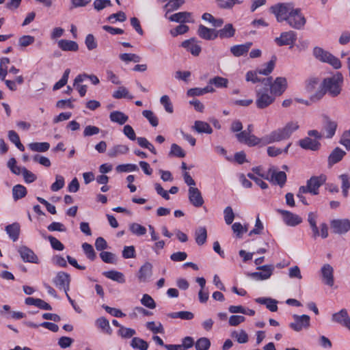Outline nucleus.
I'll list each match as a JSON object with an SVG mask.
<instances>
[{
    "label": "nucleus",
    "instance_id": "nucleus-61",
    "mask_svg": "<svg viewBox=\"0 0 350 350\" xmlns=\"http://www.w3.org/2000/svg\"><path fill=\"white\" fill-rule=\"evenodd\" d=\"M189 28L187 25L180 24L176 26V28L171 29L170 32L173 37H176L178 35H182L187 33L189 31Z\"/></svg>",
    "mask_w": 350,
    "mask_h": 350
},
{
    "label": "nucleus",
    "instance_id": "nucleus-43",
    "mask_svg": "<svg viewBox=\"0 0 350 350\" xmlns=\"http://www.w3.org/2000/svg\"><path fill=\"white\" fill-rule=\"evenodd\" d=\"M112 96L116 99L122 98L133 99V96L129 94L128 90L124 86L119 87L116 91L113 92Z\"/></svg>",
    "mask_w": 350,
    "mask_h": 350
},
{
    "label": "nucleus",
    "instance_id": "nucleus-7",
    "mask_svg": "<svg viewBox=\"0 0 350 350\" xmlns=\"http://www.w3.org/2000/svg\"><path fill=\"white\" fill-rule=\"evenodd\" d=\"M293 318L294 321L289 324V327L295 332L308 329L310 325V317L307 314H293Z\"/></svg>",
    "mask_w": 350,
    "mask_h": 350
},
{
    "label": "nucleus",
    "instance_id": "nucleus-3",
    "mask_svg": "<svg viewBox=\"0 0 350 350\" xmlns=\"http://www.w3.org/2000/svg\"><path fill=\"white\" fill-rule=\"evenodd\" d=\"M299 129V124L296 122H288L284 127L272 131L268 135L264 136L266 145L274 142H281L288 139L293 132Z\"/></svg>",
    "mask_w": 350,
    "mask_h": 350
},
{
    "label": "nucleus",
    "instance_id": "nucleus-33",
    "mask_svg": "<svg viewBox=\"0 0 350 350\" xmlns=\"http://www.w3.org/2000/svg\"><path fill=\"white\" fill-rule=\"evenodd\" d=\"M129 150V148L126 145H116L111 148L107 154L109 157L113 158L116 157L119 154H126Z\"/></svg>",
    "mask_w": 350,
    "mask_h": 350
},
{
    "label": "nucleus",
    "instance_id": "nucleus-9",
    "mask_svg": "<svg viewBox=\"0 0 350 350\" xmlns=\"http://www.w3.org/2000/svg\"><path fill=\"white\" fill-rule=\"evenodd\" d=\"M260 271L250 273V276L256 280L269 279L273 273L274 267L272 265H266L257 267Z\"/></svg>",
    "mask_w": 350,
    "mask_h": 350
},
{
    "label": "nucleus",
    "instance_id": "nucleus-46",
    "mask_svg": "<svg viewBox=\"0 0 350 350\" xmlns=\"http://www.w3.org/2000/svg\"><path fill=\"white\" fill-rule=\"evenodd\" d=\"M264 136L261 138L256 137L254 135L250 134L245 142V144L248 146H255L257 145L265 146Z\"/></svg>",
    "mask_w": 350,
    "mask_h": 350
},
{
    "label": "nucleus",
    "instance_id": "nucleus-2",
    "mask_svg": "<svg viewBox=\"0 0 350 350\" xmlns=\"http://www.w3.org/2000/svg\"><path fill=\"white\" fill-rule=\"evenodd\" d=\"M343 83V76L341 72H337L332 77H326L321 84V90L317 91L311 96L313 100H320L326 93L332 97L340 94Z\"/></svg>",
    "mask_w": 350,
    "mask_h": 350
},
{
    "label": "nucleus",
    "instance_id": "nucleus-53",
    "mask_svg": "<svg viewBox=\"0 0 350 350\" xmlns=\"http://www.w3.org/2000/svg\"><path fill=\"white\" fill-rule=\"evenodd\" d=\"M146 326L148 329L154 334L164 333V329L161 323L156 324L154 321H150L146 323Z\"/></svg>",
    "mask_w": 350,
    "mask_h": 350
},
{
    "label": "nucleus",
    "instance_id": "nucleus-14",
    "mask_svg": "<svg viewBox=\"0 0 350 350\" xmlns=\"http://www.w3.org/2000/svg\"><path fill=\"white\" fill-rule=\"evenodd\" d=\"M21 258L24 262L38 264L39 259L32 250L27 246H21L18 249Z\"/></svg>",
    "mask_w": 350,
    "mask_h": 350
},
{
    "label": "nucleus",
    "instance_id": "nucleus-24",
    "mask_svg": "<svg viewBox=\"0 0 350 350\" xmlns=\"http://www.w3.org/2000/svg\"><path fill=\"white\" fill-rule=\"evenodd\" d=\"M57 44L64 51H77L79 49L78 44L72 40L62 39L58 41Z\"/></svg>",
    "mask_w": 350,
    "mask_h": 350
},
{
    "label": "nucleus",
    "instance_id": "nucleus-38",
    "mask_svg": "<svg viewBox=\"0 0 350 350\" xmlns=\"http://www.w3.org/2000/svg\"><path fill=\"white\" fill-rule=\"evenodd\" d=\"M214 85L217 88H226L228 85V80L226 78L217 76L211 79L208 81V85L213 86Z\"/></svg>",
    "mask_w": 350,
    "mask_h": 350
},
{
    "label": "nucleus",
    "instance_id": "nucleus-27",
    "mask_svg": "<svg viewBox=\"0 0 350 350\" xmlns=\"http://www.w3.org/2000/svg\"><path fill=\"white\" fill-rule=\"evenodd\" d=\"M271 181L282 187L286 181V174L282 171L273 170L271 176Z\"/></svg>",
    "mask_w": 350,
    "mask_h": 350
},
{
    "label": "nucleus",
    "instance_id": "nucleus-49",
    "mask_svg": "<svg viewBox=\"0 0 350 350\" xmlns=\"http://www.w3.org/2000/svg\"><path fill=\"white\" fill-rule=\"evenodd\" d=\"M137 144L142 148H147L149 150L152 154H157V150L154 148V146L148 142V140L142 137H137Z\"/></svg>",
    "mask_w": 350,
    "mask_h": 350
},
{
    "label": "nucleus",
    "instance_id": "nucleus-16",
    "mask_svg": "<svg viewBox=\"0 0 350 350\" xmlns=\"http://www.w3.org/2000/svg\"><path fill=\"white\" fill-rule=\"evenodd\" d=\"M188 192L189 202L193 206L200 207L203 205L204 201L200 191L198 188L190 187Z\"/></svg>",
    "mask_w": 350,
    "mask_h": 350
},
{
    "label": "nucleus",
    "instance_id": "nucleus-20",
    "mask_svg": "<svg viewBox=\"0 0 350 350\" xmlns=\"http://www.w3.org/2000/svg\"><path fill=\"white\" fill-rule=\"evenodd\" d=\"M169 20L172 22L185 23H193L194 21L192 18V14L189 12H180L172 14L169 17Z\"/></svg>",
    "mask_w": 350,
    "mask_h": 350
},
{
    "label": "nucleus",
    "instance_id": "nucleus-59",
    "mask_svg": "<svg viewBox=\"0 0 350 350\" xmlns=\"http://www.w3.org/2000/svg\"><path fill=\"white\" fill-rule=\"evenodd\" d=\"M118 172H128L138 170V167L135 164H121L118 165L116 168Z\"/></svg>",
    "mask_w": 350,
    "mask_h": 350
},
{
    "label": "nucleus",
    "instance_id": "nucleus-54",
    "mask_svg": "<svg viewBox=\"0 0 350 350\" xmlns=\"http://www.w3.org/2000/svg\"><path fill=\"white\" fill-rule=\"evenodd\" d=\"M120 59L124 62H133L135 63L139 62L141 57L134 53H122L119 56Z\"/></svg>",
    "mask_w": 350,
    "mask_h": 350
},
{
    "label": "nucleus",
    "instance_id": "nucleus-35",
    "mask_svg": "<svg viewBox=\"0 0 350 350\" xmlns=\"http://www.w3.org/2000/svg\"><path fill=\"white\" fill-rule=\"evenodd\" d=\"M219 8L224 10H232L235 5H241L243 0H216Z\"/></svg>",
    "mask_w": 350,
    "mask_h": 350
},
{
    "label": "nucleus",
    "instance_id": "nucleus-11",
    "mask_svg": "<svg viewBox=\"0 0 350 350\" xmlns=\"http://www.w3.org/2000/svg\"><path fill=\"white\" fill-rule=\"evenodd\" d=\"M297 40V33L293 31L282 32L280 37L275 38L274 41L279 46L284 45H293Z\"/></svg>",
    "mask_w": 350,
    "mask_h": 350
},
{
    "label": "nucleus",
    "instance_id": "nucleus-52",
    "mask_svg": "<svg viewBox=\"0 0 350 350\" xmlns=\"http://www.w3.org/2000/svg\"><path fill=\"white\" fill-rule=\"evenodd\" d=\"M184 3V0H170L165 8L167 9V12H171L178 10Z\"/></svg>",
    "mask_w": 350,
    "mask_h": 350
},
{
    "label": "nucleus",
    "instance_id": "nucleus-17",
    "mask_svg": "<svg viewBox=\"0 0 350 350\" xmlns=\"http://www.w3.org/2000/svg\"><path fill=\"white\" fill-rule=\"evenodd\" d=\"M197 33L200 38L206 40H213L217 38L215 29L208 28L203 25H199Z\"/></svg>",
    "mask_w": 350,
    "mask_h": 350
},
{
    "label": "nucleus",
    "instance_id": "nucleus-50",
    "mask_svg": "<svg viewBox=\"0 0 350 350\" xmlns=\"http://www.w3.org/2000/svg\"><path fill=\"white\" fill-rule=\"evenodd\" d=\"M211 347V341L208 338H200L195 343L196 350H208Z\"/></svg>",
    "mask_w": 350,
    "mask_h": 350
},
{
    "label": "nucleus",
    "instance_id": "nucleus-58",
    "mask_svg": "<svg viewBox=\"0 0 350 350\" xmlns=\"http://www.w3.org/2000/svg\"><path fill=\"white\" fill-rule=\"evenodd\" d=\"M69 74H70V69L68 68L64 71L61 79L59 80L53 85V90H57L62 88V87H64L68 82Z\"/></svg>",
    "mask_w": 350,
    "mask_h": 350
},
{
    "label": "nucleus",
    "instance_id": "nucleus-41",
    "mask_svg": "<svg viewBox=\"0 0 350 350\" xmlns=\"http://www.w3.org/2000/svg\"><path fill=\"white\" fill-rule=\"evenodd\" d=\"M29 148L34 152H44L49 149L50 144L48 142H33L29 144Z\"/></svg>",
    "mask_w": 350,
    "mask_h": 350
},
{
    "label": "nucleus",
    "instance_id": "nucleus-21",
    "mask_svg": "<svg viewBox=\"0 0 350 350\" xmlns=\"http://www.w3.org/2000/svg\"><path fill=\"white\" fill-rule=\"evenodd\" d=\"M298 144L303 149L310 150L312 151H317L321 147V144L319 141L316 139H312L309 137H306L304 139H300L298 142Z\"/></svg>",
    "mask_w": 350,
    "mask_h": 350
},
{
    "label": "nucleus",
    "instance_id": "nucleus-18",
    "mask_svg": "<svg viewBox=\"0 0 350 350\" xmlns=\"http://www.w3.org/2000/svg\"><path fill=\"white\" fill-rule=\"evenodd\" d=\"M181 46L194 56H198L202 50L197 40L194 38L183 41Z\"/></svg>",
    "mask_w": 350,
    "mask_h": 350
},
{
    "label": "nucleus",
    "instance_id": "nucleus-51",
    "mask_svg": "<svg viewBox=\"0 0 350 350\" xmlns=\"http://www.w3.org/2000/svg\"><path fill=\"white\" fill-rule=\"evenodd\" d=\"M142 115L148 120L152 126H157L159 124L158 118L155 116L153 111L150 110H144Z\"/></svg>",
    "mask_w": 350,
    "mask_h": 350
},
{
    "label": "nucleus",
    "instance_id": "nucleus-30",
    "mask_svg": "<svg viewBox=\"0 0 350 350\" xmlns=\"http://www.w3.org/2000/svg\"><path fill=\"white\" fill-rule=\"evenodd\" d=\"M346 152L340 148H336L328 157V162L332 165L342 160Z\"/></svg>",
    "mask_w": 350,
    "mask_h": 350
},
{
    "label": "nucleus",
    "instance_id": "nucleus-56",
    "mask_svg": "<svg viewBox=\"0 0 350 350\" xmlns=\"http://www.w3.org/2000/svg\"><path fill=\"white\" fill-rule=\"evenodd\" d=\"M100 257L105 263L116 264V256L109 252L103 251L100 253Z\"/></svg>",
    "mask_w": 350,
    "mask_h": 350
},
{
    "label": "nucleus",
    "instance_id": "nucleus-26",
    "mask_svg": "<svg viewBox=\"0 0 350 350\" xmlns=\"http://www.w3.org/2000/svg\"><path fill=\"white\" fill-rule=\"evenodd\" d=\"M103 275H105L107 278L117 282L120 284H123L126 282L124 275L122 272L116 270L105 271L103 273Z\"/></svg>",
    "mask_w": 350,
    "mask_h": 350
},
{
    "label": "nucleus",
    "instance_id": "nucleus-44",
    "mask_svg": "<svg viewBox=\"0 0 350 350\" xmlns=\"http://www.w3.org/2000/svg\"><path fill=\"white\" fill-rule=\"evenodd\" d=\"M168 317L172 319L180 318L185 320H191L194 317V314L189 311H180L176 312L169 313Z\"/></svg>",
    "mask_w": 350,
    "mask_h": 350
},
{
    "label": "nucleus",
    "instance_id": "nucleus-19",
    "mask_svg": "<svg viewBox=\"0 0 350 350\" xmlns=\"http://www.w3.org/2000/svg\"><path fill=\"white\" fill-rule=\"evenodd\" d=\"M152 265L147 262L144 263L139 269L137 278L140 282H146L152 276Z\"/></svg>",
    "mask_w": 350,
    "mask_h": 350
},
{
    "label": "nucleus",
    "instance_id": "nucleus-36",
    "mask_svg": "<svg viewBox=\"0 0 350 350\" xmlns=\"http://www.w3.org/2000/svg\"><path fill=\"white\" fill-rule=\"evenodd\" d=\"M207 238V232L205 227H200L195 231V239L198 245H203Z\"/></svg>",
    "mask_w": 350,
    "mask_h": 350
},
{
    "label": "nucleus",
    "instance_id": "nucleus-64",
    "mask_svg": "<svg viewBox=\"0 0 350 350\" xmlns=\"http://www.w3.org/2000/svg\"><path fill=\"white\" fill-rule=\"evenodd\" d=\"M340 143L347 150H350V129L343 133Z\"/></svg>",
    "mask_w": 350,
    "mask_h": 350
},
{
    "label": "nucleus",
    "instance_id": "nucleus-60",
    "mask_svg": "<svg viewBox=\"0 0 350 350\" xmlns=\"http://www.w3.org/2000/svg\"><path fill=\"white\" fill-rule=\"evenodd\" d=\"M141 303L144 306L150 308L154 309L156 308V303L154 300L148 294H144L141 299Z\"/></svg>",
    "mask_w": 350,
    "mask_h": 350
},
{
    "label": "nucleus",
    "instance_id": "nucleus-6",
    "mask_svg": "<svg viewBox=\"0 0 350 350\" xmlns=\"http://www.w3.org/2000/svg\"><path fill=\"white\" fill-rule=\"evenodd\" d=\"M325 178L323 176H312L308 181L306 186H301L302 192H308L312 195L319 193V188L325 183Z\"/></svg>",
    "mask_w": 350,
    "mask_h": 350
},
{
    "label": "nucleus",
    "instance_id": "nucleus-8",
    "mask_svg": "<svg viewBox=\"0 0 350 350\" xmlns=\"http://www.w3.org/2000/svg\"><path fill=\"white\" fill-rule=\"evenodd\" d=\"M330 226L334 233L342 234L350 230L349 219H335L330 221Z\"/></svg>",
    "mask_w": 350,
    "mask_h": 350
},
{
    "label": "nucleus",
    "instance_id": "nucleus-25",
    "mask_svg": "<svg viewBox=\"0 0 350 350\" xmlns=\"http://www.w3.org/2000/svg\"><path fill=\"white\" fill-rule=\"evenodd\" d=\"M252 45V42H246L243 44L234 45L230 48V51L234 56L240 57L247 53Z\"/></svg>",
    "mask_w": 350,
    "mask_h": 350
},
{
    "label": "nucleus",
    "instance_id": "nucleus-5",
    "mask_svg": "<svg viewBox=\"0 0 350 350\" xmlns=\"http://www.w3.org/2000/svg\"><path fill=\"white\" fill-rule=\"evenodd\" d=\"M262 84L269 88V90L275 96H281L287 88V80L285 77H276L272 81V77L263 78Z\"/></svg>",
    "mask_w": 350,
    "mask_h": 350
},
{
    "label": "nucleus",
    "instance_id": "nucleus-55",
    "mask_svg": "<svg viewBox=\"0 0 350 350\" xmlns=\"http://www.w3.org/2000/svg\"><path fill=\"white\" fill-rule=\"evenodd\" d=\"M136 332L134 329L125 327H120L118 331V334L123 338H130L135 335Z\"/></svg>",
    "mask_w": 350,
    "mask_h": 350
},
{
    "label": "nucleus",
    "instance_id": "nucleus-29",
    "mask_svg": "<svg viewBox=\"0 0 350 350\" xmlns=\"http://www.w3.org/2000/svg\"><path fill=\"white\" fill-rule=\"evenodd\" d=\"M5 231L8 234L9 237L13 241H16L18 240L20 234V225L18 223H13L9 224L5 227Z\"/></svg>",
    "mask_w": 350,
    "mask_h": 350
},
{
    "label": "nucleus",
    "instance_id": "nucleus-12",
    "mask_svg": "<svg viewBox=\"0 0 350 350\" xmlns=\"http://www.w3.org/2000/svg\"><path fill=\"white\" fill-rule=\"evenodd\" d=\"M70 281V275L64 271L58 272L53 280L55 285L59 289L64 290L65 293L69 290Z\"/></svg>",
    "mask_w": 350,
    "mask_h": 350
},
{
    "label": "nucleus",
    "instance_id": "nucleus-63",
    "mask_svg": "<svg viewBox=\"0 0 350 350\" xmlns=\"http://www.w3.org/2000/svg\"><path fill=\"white\" fill-rule=\"evenodd\" d=\"M85 44L88 49L90 51L95 49L98 46L94 35L91 33L87 35L85 40Z\"/></svg>",
    "mask_w": 350,
    "mask_h": 350
},
{
    "label": "nucleus",
    "instance_id": "nucleus-40",
    "mask_svg": "<svg viewBox=\"0 0 350 350\" xmlns=\"http://www.w3.org/2000/svg\"><path fill=\"white\" fill-rule=\"evenodd\" d=\"M96 324L98 326V328H100L102 332L107 334H111L112 329L110 327L109 321L105 318V317H100L98 318L96 321Z\"/></svg>",
    "mask_w": 350,
    "mask_h": 350
},
{
    "label": "nucleus",
    "instance_id": "nucleus-48",
    "mask_svg": "<svg viewBox=\"0 0 350 350\" xmlns=\"http://www.w3.org/2000/svg\"><path fill=\"white\" fill-rule=\"evenodd\" d=\"M275 59H276V57L275 56H273L272 57V59H271L269 62H268L267 64H265V68L258 69V72L260 75H269L270 73H271V72L274 69L275 64Z\"/></svg>",
    "mask_w": 350,
    "mask_h": 350
},
{
    "label": "nucleus",
    "instance_id": "nucleus-22",
    "mask_svg": "<svg viewBox=\"0 0 350 350\" xmlns=\"http://www.w3.org/2000/svg\"><path fill=\"white\" fill-rule=\"evenodd\" d=\"M324 126L323 129L326 132L325 137L327 138H332L336 133L338 124L335 121L332 120L328 116H323Z\"/></svg>",
    "mask_w": 350,
    "mask_h": 350
},
{
    "label": "nucleus",
    "instance_id": "nucleus-45",
    "mask_svg": "<svg viewBox=\"0 0 350 350\" xmlns=\"http://www.w3.org/2000/svg\"><path fill=\"white\" fill-rule=\"evenodd\" d=\"M81 247L86 257L92 261L94 260L96 255L92 245L88 243H83Z\"/></svg>",
    "mask_w": 350,
    "mask_h": 350
},
{
    "label": "nucleus",
    "instance_id": "nucleus-15",
    "mask_svg": "<svg viewBox=\"0 0 350 350\" xmlns=\"http://www.w3.org/2000/svg\"><path fill=\"white\" fill-rule=\"evenodd\" d=\"M278 212L282 215L283 221L287 226H295L302 222L301 217L288 211L279 209Z\"/></svg>",
    "mask_w": 350,
    "mask_h": 350
},
{
    "label": "nucleus",
    "instance_id": "nucleus-4",
    "mask_svg": "<svg viewBox=\"0 0 350 350\" xmlns=\"http://www.w3.org/2000/svg\"><path fill=\"white\" fill-rule=\"evenodd\" d=\"M255 92L256 96L255 103L258 109H265L275 100L276 97L262 84L257 85Z\"/></svg>",
    "mask_w": 350,
    "mask_h": 350
},
{
    "label": "nucleus",
    "instance_id": "nucleus-34",
    "mask_svg": "<svg viewBox=\"0 0 350 350\" xmlns=\"http://www.w3.org/2000/svg\"><path fill=\"white\" fill-rule=\"evenodd\" d=\"M193 128L199 133L211 134L213 133V129L210 125L207 122L203 121L196 120Z\"/></svg>",
    "mask_w": 350,
    "mask_h": 350
},
{
    "label": "nucleus",
    "instance_id": "nucleus-62",
    "mask_svg": "<svg viewBox=\"0 0 350 350\" xmlns=\"http://www.w3.org/2000/svg\"><path fill=\"white\" fill-rule=\"evenodd\" d=\"M160 102L167 113H173V106L170 101V97L167 95L162 96L160 98Z\"/></svg>",
    "mask_w": 350,
    "mask_h": 350
},
{
    "label": "nucleus",
    "instance_id": "nucleus-32",
    "mask_svg": "<svg viewBox=\"0 0 350 350\" xmlns=\"http://www.w3.org/2000/svg\"><path fill=\"white\" fill-rule=\"evenodd\" d=\"M109 118L111 122L122 125L128 121L129 117L123 112L114 111L110 113Z\"/></svg>",
    "mask_w": 350,
    "mask_h": 350
},
{
    "label": "nucleus",
    "instance_id": "nucleus-42",
    "mask_svg": "<svg viewBox=\"0 0 350 350\" xmlns=\"http://www.w3.org/2000/svg\"><path fill=\"white\" fill-rule=\"evenodd\" d=\"M131 346L133 349L147 350L148 348V343L140 338L134 337L131 342Z\"/></svg>",
    "mask_w": 350,
    "mask_h": 350
},
{
    "label": "nucleus",
    "instance_id": "nucleus-47",
    "mask_svg": "<svg viewBox=\"0 0 350 350\" xmlns=\"http://www.w3.org/2000/svg\"><path fill=\"white\" fill-rule=\"evenodd\" d=\"M130 231L135 235L142 236L144 235L147 230L146 228L137 223H132L129 226Z\"/></svg>",
    "mask_w": 350,
    "mask_h": 350
},
{
    "label": "nucleus",
    "instance_id": "nucleus-57",
    "mask_svg": "<svg viewBox=\"0 0 350 350\" xmlns=\"http://www.w3.org/2000/svg\"><path fill=\"white\" fill-rule=\"evenodd\" d=\"M170 155L183 158L185 157V152L176 144H172L170 148Z\"/></svg>",
    "mask_w": 350,
    "mask_h": 350
},
{
    "label": "nucleus",
    "instance_id": "nucleus-28",
    "mask_svg": "<svg viewBox=\"0 0 350 350\" xmlns=\"http://www.w3.org/2000/svg\"><path fill=\"white\" fill-rule=\"evenodd\" d=\"M215 92V89L211 85H206L204 88H194L189 89L187 94L188 96H198L207 93H212Z\"/></svg>",
    "mask_w": 350,
    "mask_h": 350
},
{
    "label": "nucleus",
    "instance_id": "nucleus-31",
    "mask_svg": "<svg viewBox=\"0 0 350 350\" xmlns=\"http://www.w3.org/2000/svg\"><path fill=\"white\" fill-rule=\"evenodd\" d=\"M317 216L315 213L310 212L308 213V221L310 224V226L312 229V238L317 239L318 237L320 236V232L319 228L317 226Z\"/></svg>",
    "mask_w": 350,
    "mask_h": 350
},
{
    "label": "nucleus",
    "instance_id": "nucleus-10",
    "mask_svg": "<svg viewBox=\"0 0 350 350\" xmlns=\"http://www.w3.org/2000/svg\"><path fill=\"white\" fill-rule=\"evenodd\" d=\"M332 321L350 331V317L347 309L342 308L339 312L334 313L332 315Z\"/></svg>",
    "mask_w": 350,
    "mask_h": 350
},
{
    "label": "nucleus",
    "instance_id": "nucleus-23",
    "mask_svg": "<svg viewBox=\"0 0 350 350\" xmlns=\"http://www.w3.org/2000/svg\"><path fill=\"white\" fill-rule=\"evenodd\" d=\"M235 32L236 29L231 23L226 24L222 29L216 30L217 38L221 39L232 38L234 36Z\"/></svg>",
    "mask_w": 350,
    "mask_h": 350
},
{
    "label": "nucleus",
    "instance_id": "nucleus-13",
    "mask_svg": "<svg viewBox=\"0 0 350 350\" xmlns=\"http://www.w3.org/2000/svg\"><path fill=\"white\" fill-rule=\"evenodd\" d=\"M322 282L330 287L334 284V269L329 264H325L321 269Z\"/></svg>",
    "mask_w": 350,
    "mask_h": 350
},
{
    "label": "nucleus",
    "instance_id": "nucleus-39",
    "mask_svg": "<svg viewBox=\"0 0 350 350\" xmlns=\"http://www.w3.org/2000/svg\"><path fill=\"white\" fill-rule=\"evenodd\" d=\"M313 55L319 60L323 62H327L332 54L323 50L322 48L317 46L313 49Z\"/></svg>",
    "mask_w": 350,
    "mask_h": 350
},
{
    "label": "nucleus",
    "instance_id": "nucleus-37",
    "mask_svg": "<svg viewBox=\"0 0 350 350\" xmlns=\"http://www.w3.org/2000/svg\"><path fill=\"white\" fill-rule=\"evenodd\" d=\"M27 191L25 186L16 185L12 188V196L15 201L24 198L27 195Z\"/></svg>",
    "mask_w": 350,
    "mask_h": 350
},
{
    "label": "nucleus",
    "instance_id": "nucleus-1",
    "mask_svg": "<svg viewBox=\"0 0 350 350\" xmlns=\"http://www.w3.org/2000/svg\"><path fill=\"white\" fill-rule=\"evenodd\" d=\"M271 10L278 22L286 21L293 29H302L306 23V19L301 9L295 8L293 3H278L272 6Z\"/></svg>",
    "mask_w": 350,
    "mask_h": 350
}]
</instances>
